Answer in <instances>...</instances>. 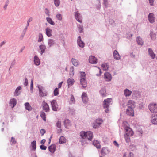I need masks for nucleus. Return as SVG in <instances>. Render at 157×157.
<instances>
[{"instance_id":"a19ab883","label":"nucleus","mask_w":157,"mask_h":157,"mask_svg":"<svg viewBox=\"0 0 157 157\" xmlns=\"http://www.w3.org/2000/svg\"><path fill=\"white\" fill-rule=\"evenodd\" d=\"M10 104L13 105V106L12 107L13 108L16 104V100L14 98L12 99H11L10 101Z\"/></svg>"},{"instance_id":"09e8293b","label":"nucleus","mask_w":157,"mask_h":157,"mask_svg":"<svg viewBox=\"0 0 157 157\" xmlns=\"http://www.w3.org/2000/svg\"><path fill=\"white\" fill-rule=\"evenodd\" d=\"M59 93V91L58 88H56L54 91V94L55 96L58 95Z\"/></svg>"},{"instance_id":"cd10ccee","label":"nucleus","mask_w":157,"mask_h":157,"mask_svg":"<svg viewBox=\"0 0 157 157\" xmlns=\"http://www.w3.org/2000/svg\"><path fill=\"white\" fill-rule=\"evenodd\" d=\"M21 88V86H19L16 88L14 93V95L15 96H17L20 94Z\"/></svg>"},{"instance_id":"5fc2aeb1","label":"nucleus","mask_w":157,"mask_h":157,"mask_svg":"<svg viewBox=\"0 0 157 157\" xmlns=\"http://www.w3.org/2000/svg\"><path fill=\"white\" fill-rule=\"evenodd\" d=\"M98 2V5L97 6L96 8L97 9L99 10L100 9L101 7V4L99 0H98L97 1Z\"/></svg>"},{"instance_id":"8fccbe9b","label":"nucleus","mask_w":157,"mask_h":157,"mask_svg":"<svg viewBox=\"0 0 157 157\" xmlns=\"http://www.w3.org/2000/svg\"><path fill=\"white\" fill-rule=\"evenodd\" d=\"M55 5L56 7L58 6L60 4L59 0H54Z\"/></svg>"},{"instance_id":"58836bf2","label":"nucleus","mask_w":157,"mask_h":157,"mask_svg":"<svg viewBox=\"0 0 157 157\" xmlns=\"http://www.w3.org/2000/svg\"><path fill=\"white\" fill-rule=\"evenodd\" d=\"M70 75L73 76L74 74V68L73 66H71L70 68Z\"/></svg>"},{"instance_id":"4be33fe9","label":"nucleus","mask_w":157,"mask_h":157,"mask_svg":"<svg viewBox=\"0 0 157 157\" xmlns=\"http://www.w3.org/2000/svg\"><path fill=\"white\" fill-rule=\"evenodd\" d=\"M71 62L73 65L75 67L78 66L79 64V61L73 58L71 59Z\"/></svg>"},{"instance_id":"0eeeda50","label":"nucleus","mask_w":157,"mask_h":157,"mask_svg":"<svg viewBox=\"0 0 157 157\" xmlns=\"http://www.w3.org/2000/svg\"><path fill=\"white\" fill-rule=\"evenodd\" d=\"M125 129L126 131V134L128 136H131L133 134V132L132 129L128 127H126Z\"/></svg>"},{"instance_id":"6e6552de","label":"nucleus","mask_w":157,"mask_h":157,"mask_svg":"<svg viewBox=\"0 0 157 157\" xmlns=\"http://www.w3.org/2000/svg\"><path fill=\"white\" fill-rule=\"evenodd\" d=\"M104 75L106 81L109 82L111 80L112 77L109 73L106 72L105 73Z\"/></svg>"},{"instance_id":"0e129e2a","label":"nucleus","mask_w":157,"mask_h":157,"mask_svg":"<svg viewBox=\"0 0 157 157\" xmlns=\"http://www.w3.org/2000/svg\"><path fill=\"white\" fill-rule=\"evenodd\" d=\"M45 14L48 16H49V12L48 10L46 8L45 9Z\"/></svg>"},{"instance_id":"2f4dec72","label":"nucleus","mask_w":157,"mask_h":157,"mask_svg":"<svg viewBox=\"0 0 157 157\" xmlns=\"http://www.w3.org/2000/svg\"><path fill=\"white\" fill-rule=\"evenodd\" d=\"M46 49V46L44 45H40V50H41L40 52L41 55L45 52V49Z\"/></svg>"},{"instance_id":"4c0bfd02","label":"nucleus","mask_w":157,"mask_h":157,"mask_svg":"<svg viewBox=\"0 0 157 157\" xmlns=\"http://www.w3.org/2000/svg\"><path fill=\"white\" fill-rule=\"evenodd\" d=\"M36 142L35 141H33L31 142L30 147L32 148V149L33 150H35L36 149Z\"/></svg>"},{"instance_id":"774afa93","label":"nucleus","mask_w":157,"mask_h":157,"mask_svg":"<svg viewBox=\"0 0 157 157\" xmlns=\"http://www.w3.org/2000/svg\"><path fill=\"white\" fill-rule=\"evenodd\" d=\"M149 2L151 6H153L154 2V0H149Z\"/></svg>"},{"instance_id":"a18cd8bd","label":"nucleus","mask_w":157,"mask_h":157,"mask_svg":"<svg viewBox=\"0 0 157 157\" xmlns=\"http://www.w3.org/2000/svg\"><path fill=\"white\" fill-rule=\"evenodd\" d=\"M41 117L42 118L43 120L44 121H46V115L45 113L42 112H41L40 115Z\"/></svg>"},{"instance_id":"6ab92c4d","label":"nucleus","mask_w":157,"mask_h":157,"mask_svg":"<svg viewBox=\"0 0 157 157\" xmlns=\"http://www.w3.org/2000/svg\"><path fill=\"white\" fill-rule=\"evenodd\" d=\"M64 124L65 127L67 128H69L71 126V124L70 122V121L67 119H65L64 121Z\"/></svg>"},{"instance_id":"473e14b6","label":"nucleus","mask_w":157,"mask_h":157,"mask_svg":"<svg viewBox=\"0 0 157 157\" xmlns=\"http://www.w3.org/2000/svg\"><path fill=\"white\" fill-rule=\"evenodd\" d=\"M101 67L104 70L106 71L108 70L109 66L107 63H104L102 64Z\"/></svg>"},{"instance_id":"3c124183","label":"nucleus","mask_w":157,"mask_h":157,"mask_svg":"<svg viewBox=\"0 0 157 157\" xmlns=\"http://www.w3.org/2000/svg\"><path fill=\"white\" fill-rule=\"evenodd\" d=\"M78 27L79 29V32L80 33H81L83 32V27L81 25H78Z\"/></svg>"},{"instance_id":"a211bd4d","label":"nucleus","mask_w":157,"mask_h":157,"mask_svg":"<svg viewBox=\"0 0 157 157\" xmlns=\"http://www.w3.org/2000/svg\"><path fill=\"white\" fill-rule=\"evenodd\" d=\"M135 102L133 101L129 100L127 104L128 107L134 108L135 107Z\"/></svg>"},{"instance_id":"4d7b16f0","label":"nucleus","mask_w":157,"mask_h":157,"mask_svg":"<svg viewBox=\"0 0 157 157\" xmlns=\"http://www.w3.org/2000/svg\"><path fill=\"white\" fill-rule=\"evenodd\" d=\"M40 148L42 150H45L47 148V147L42 145L40 146Z\"/></svg>"},{"instance_id":"e2e57ef3","label":"nucleus","mask_w":157,"mask_h":157,"mask_svg":"<svg viewBox=\"0 0 157 157\" xmlns=\"http://www.w3.org/2000/svg\"><path fill=\"white\" fill-rule=\"evenodd\" d=\"M109 21L111 25H113L115 22L114 20L112 19H109Z\"/></svg>"},{"instance_id":"b1692460","label":"nucleus","mask_w":157,"mask_h":157,"mask_svg":"<svg viewBox=\"0 0 157 157\" xmlns=\"http://www.w3.org/2000/svg\"><path fill=\"white\" fill-rule=\"evenodd\" d=\"M49 151L52 153H53L55 151L56 147L55 144H52L48 147Z\"/></svg>"},{"instance_id":"f03ea898","label":"nucleus","mask_w":157,"mask_h":157,"mask_svg":"<svg viewBox=\"0 0 157 157\" xmlns=\"http://www.w3.org/2000/svg\"><path fill=\"white\" fill-rule=\"evenodd\" d=\"M112 105V99L108 98L104 100L103 104V106L104 108L105 109V111L106 113H108L109 110V106Z\"/></svg>"},{"instance_id":"79ce46f5","label":"nucleus","mask_w":157,"mask_h":157,"mask_svg":"<svg viewBox=\"0 0 157 157\" xmlns=\"http://www.w3.org/2000/svg\"><path fill=\"white\" fill-rule=\"evenodd\" d=\"M46 20L50 24L52 25H55V23L52 21V19L50 17H47Z\"/></svg>"},{"instance_id":"9d476101","label":"nucleus","mask_w":157,"mask_h":157,"mask_svg":"<svg viewBox=\"0 0 157 157\" xmlns=\"http://www.w3.org/2000/svg\"><path fill=\"white\" fill-rule=\"evenodd\" d=\"M77 44L78 46L81 48H83L85 46V43L82 41L80 36L78 37L77 40Z\"/></svg>"},{"instance_id":"a878e982","label":"nucleus","mask_w":157,"mask_h":157,"mask_svg":"<svg viewBox=\"0 0 157 157\" xmlns=\"http://www.w3.org/2000/svg\"><path fill=\"white\" fill-rule=\"evenodd\" d=\"M55 40L52 39H49L48 40V48H49L54 44Z\"/></svg>"},{"instance_id":"052dcab7","label":"nucleus","mask_w":157,"mask_h":157,"mask_svg":"<svg viewBox=\"0 0 157 157\" xmlns=\"http://www.w3.org/2000/svg\"><path fill=\"white\" fill-rule=\"evenodd\" d=\"M33 80L32 79L31 82L30 84V90H33Z\"/></svg>"},{"instance_id":"5701e85b","label":"nucleus","mask_w":157,"mask_h":157,"mask_svg":"<svg viewBox=\"0 0 157 157\" xmlns=\"http://www.w3.org/2000/svg\"><path fill=\"white\" fill-rule=\"evenodd\" d=\"M124 95L126 97H129L132 94V92L128 89H126L124 91Z\"/></svg>"},{"instance_id":"39448f33","label":"nucleus","mask_w":157,"mask_h":157,"mask_svg":"<svg viewBox=\"0 0 157 157\" xmlns=\"http://www.w3.org/2000/svg\"><path fill=\"white\" fill-rule=\"evenodd\" d=\"M75 18L80 23L82 22V17L78 11H77L75 12Z\"/></svg>"},{"instance_id":"f3484780","label":"nucleus","mask_w":157,"mask_h":157,"mask_svg":"<svg viewBox=\"0 0 157 157\" xmlns=\"http://www.w3.org/2000/svg\"><path fill=\"white\" fill-rule=\"evenodd\" d=\"M81 97L83 102L84 103H86L88 100L87 94L83 92L82 93Z\"/></svg>"},{"instance_id":"49530a36","label":"nucleus","mask_w":157,"mask_h":157,"mask_svg":"<svg viewBox=\"0 0 157 157\" xmlns=\"http://www.w3.org/2000/svg\"><path fill=\"white\" fill-rule=\"evenodd\" d=\"M129 136H128L126 134V135H124V138L127 143H128L130 141Z\"/></svg>"},{"instance_id":"bf43d9fd","label":"nucleus","mask_w":157,"mask_h":157,"mask_svg":"<svg viewBox=\"0 0 157 157\" xmlns=\"http://www.w3.org/2000/svg\"><path fill=\"white\" fill-rule=\"evenodd\" d=\"M32 20L33 18L32 17H30L29 19L27 21V25L26 27V29H27V27L29 26V22H30L31 21H32Z\"/></svg>"},{"instance_id":"423d86ee","label":"nucleus","mask_w":157,"mask_h":157,"mask_svg":"<svg viewBox=\"0 0 157 157\" xmlns=\"http://www.w3.org/2000/svg\"><path fill=\"white\" fill-rule=\"evenodd\" d=\"M148 18L149 22L151 23H153L155 21V15L153 13H150L149 14Z\"/></svg>"},{"instance_id":"f8f14e48","label":"nucleus","mask_w":157,"mask_h":157,"mask_svg":"<svg viewBox=\"0 0 157 157\" xmlns=\"http://www.w3.org/2000/svg\"><path fill=\"white\" fill-rule=\"evenodd\" d=\"M89 62L92 64H96L97 63V60L96 57L93 56H90L89 58Z\"/></svg>"},{"instance_id":"c9c22d12","label":"nucleus","mask_w":157,"mask_h":157,"mask_svg":"<svg viewBox=\"0 0 157 157\" xmlns=\"http://www.w3.org/2000/svg\"><path fill=\"white\" fill-rule=\"evenodd\" d=\"M108 149L107 147H103L101 151V153L103 156H105L107 152Z\"/></svg>"},{"instance_id":"338daca9","label":"nucleus","mask_w":157,"mask_h":157,"mask_svg":"<svg viewBox=\"0 0 157 157\" xmlns=\"http://www.w3.org/2000/svg\"><path fill=\"white\" fill-rule=\"evenodd\" d=\"M11 142L12 144H15L16 143L15 139L13 137H12Z\"/></svg>"},{"instance_id":"ea45409f","label":"nucleus","mask_w":157,"mask_h":157,"mask_svg":"<svg viewBox=\"0 0 157 157\" xmlns=\"http://www.w3.org/2000/svg\"><path fill=\"white\" fill-rule=\"evenodd\" d=\"M150 35L152 40H154L155 39L156 34L155 33H154L151 31L150 33Z\"/></svg>"},{"instance_id":"f704fd0d","label":"nucleus","mask_w":157,"mask_h":157,"mask_svg":"<svg viewBox=\"0 0 157 157\" xmlns=\"http://www.w3.org/2000/svg\"><path fill=\"white\" fill-rule=\"evenodd\" d=\"M34 62L36 65H39V60L38 57L36 56H35L34 57Z\"/></svg>"},{"instance_id":"72a5a7b5","label":"nucleus","mask_w":157,"mask_h":157,"mask_svg":"<svg viewBox=\"0 0 157 157\" xmlns=\"http://www.w3.org/2000/svg\"><path fill=\"white\" fill-rule=\"evenodd\" d=\"M136 41L138 44L139 45H142L143 44V41L142 39L140 37H138L136 39Z\"/></svg>"},{"instance_id":"ddd939ff","label":"nucleus","mask_w":157,"mask_h":157,"mask_svg":"<svg viewBox=\"0 0 157 157\" xmlns=\"http://www.w3.org/2000/svg\"><path fill=\"white\" fill-rule=\"evenodd\" d=\"M43 109L46 112H48L49 110V107L48 104L44 101L42 104Z\"/></svg>"},{"instance_id":"37998d69","label":"nucleus","mask_w":157,"mask_h":157,"mask_svg":"<svg viewBox=\"0 0 157 157\" xmlns=\"http://www.w3.org/2000/svg\"><path fill=\"white\" fill-rule=\"evenodd\" d=\"M102 120L101 119L99 118L97 119L94 122L96 123L98 125H100L102 124Z\"/></svg>"},{"instance_id":"603ef678","label":"nucleus","mask_w":157,"mask_h":157,"mask_svg":"<svg viewBox=\"0 0 157 157\" xmlns=\"http://www.w3.org/2000/svg\"><path fill=\"white\" fill-rule=\"evenodd\" d=\"M56 17L57 19L59 21H61L62 20V15L58 13L56 15Z\"/></svg>"},{"instance_id":"c85d7f7f","label":"nucleus","mask_w":157,"mask_h":157,"mask_svg":"<svg viewBox=\"0 0 157 157\" xmlns=\"http://www.w3.org/2000/svg\"><path fill=\"white\" fill-rule=\"evenodd\" d=\"M24 105L25 108L26 110H28L29 111H31L32 110V108L28 102L25 103Z\"/></svg>"},{"instance_id":"2eb2a0df","label":"nucleus","mask_w":157,"mask_h":157,"mask_svg":"<svg viewBox=\"0 0 157 157\" xmlns=\"http://www.w3.org/2000/svg\"><path fill=\"white\" fill-rule=\"evenodd\" d=\"M113 56L115 59L117 60H119L120 59L121 56L119 54L117 51L115 50L113 52Z\"/></svg>"},{"instance_id":"dca6fc26","label":"nucleus","mask_w":157,"mask_h":157,"mask_svg":"<svg viewBox=\"0 0 157 157\" xmlns=\"http://www.w3.org/2000/svg\"><path fill=\"white\" fill-rule=\"evenodd\" d=\"M80 83L83 87L86 88L87 86V82L85 78H80Z\"/></svg>"},{"instance_id":"20e7f679","label":"nucleus","mask_w":157,"mask_h":157,"mask_svg":"<svg viewBox=\"0 0 157 157\" xmlns=\"http://www.w3.org/2000/svg\"><path fill=\"white\" fill-rule=\"evenodd\" d=\"M51 104L52 110L54 111H57L58 108V105L56 101L55 100H53L51 101Z\"/></svg>"},{"instance_id":"7c9ffc66","label":"nucleus","mask_w":157,"mask_h":157,"mask_svg":"<svg viewBox=\"0 0 157 157\" xmlns=\"http://www.w3.org/2000/svg\"><path fill=\"white\" fill-rule=\"evenodd\" d=\"M46 34L48 37H50L52 36V30L48 28H47L45 29Z\"/></svg>"},{"instance_id":"393cba45","label":"nucleus","mask_w":157,"mask_h":157,"mask_svg":"<svg viewBox=\"0 0 157 157\" xmlns=\"http://www.w3.org/2000/svg\"><path fill=\"white\" fill-rule=\"evenodd\" d=\"M93 144L98 149L101 148V145L98 141L94 140L93 142Z\"/></svg>"},{"instance_id":"9b49d317","label":"nucleus","mask_w":157,"mask_h":157,"mask_svg":"<svg viewBox=\"0 0 157 157\" xmlns=\"http://www.w3.org/2000/svg\"><path fill=\"white\" fill-rule=\"evenodd\" d=\"M152 123L155 125H157V115H152L151 117Z\"/></svg>"},{"instance_id":"6e6d98bb","label":"nucleus","mask_w":157,"mask_h":157,"mask_svg":"<svg viewBox=\"0 0 157 157\" xmlns=\"http://www.w3.org/2000/svg\"><path fill=\"white\" fill-rule=\"evenodd\" d=\"M81 74V78H85L86 77V74L84 72H80Z\"/></svg>"},{"instance_id":"4468645a","label":"nucleus","mask_w":157,"mask_h":157,"mask_svg":"<svg viewBox=\"0 0 157 157\" xmlns=\"http://www.w3.org/2000/svg\"><path fill=\"white\" fill-rule=\"evenodd\" d=\"M132 96L134 98L136 99L137 98H140L141 95L139 91H134L133 92Z\"/></svg>"},{"instance_id":"864d4df0","label":"nucleus","mask_w":157,"mask_h":157,"mask_svg":"<svg viewBox=\"0 0 157 157\" xmlns=\"http://www.w3.org/2000/svg\"><path fill=\"white\" fill-rule=\"evenodd\" d=\"M103 4L105 7L106 8L108 7V0H103Z\"/></svg>"},{"instance_id":"13d9d810","label":"nucleus","mask_w":157,"mask_h":157,"mask_svg":"<svg viewBox=\"0 0 157 157\" xmlns=\"http://www.w3.org/2000/svg\"><path fill=\"white\" fill-rule=\"evenodd\" d=\"M93 127L94 128H98V127L99 126V125H97L96 123H95V122H94V123H93Z\"/></svg>"},{"instance_id":"e433bc0d","label":"nucleus","mask_w":157,"mask_h":157,"mask_svg":"<svg viewBox=\"0 0 157 157\" xmlns=\"http://www.w3.org/2000/svg\"><path fill=\"white\" fill-rule=\"evenodd\" d=\"M66 142V140L65 138L63 136H61L59 140V142L60 144H63L65 143Z\"/></svg>"},{"instance_id":"de8ad7c7","label":"nucleus","mask_w":157,"mask_h":157,"mask_svg":"<svg viewBox=\"0 0 157 157\" xmlns=\"http://www.w3.org/2000/svg\"><path fill=\"white\" fill-rule=\"evenodd\" d=\"M56 126L59 128H61V123L60 121H58L56 123Z\"/></svg>"},{"instance_id":"1a4fd4ad","label":"nucleus","mask_w":157,"mask_h":157,"mask_svg":"<svg viewBox=\"0 0 157 157\" xmlns=\"http://www.w3.org/2000/svg\"><path fill=\"white\" fill-rule=\"evenodd\" d=\"M133 109L128 107L126 111V114L128 115L133 116L134 115Z\"/></svg>"},{"instance_id":"c03bdc74","label":"nucleus","mask_w":157,"mask_h":157,"mask_svg":"<svg viewBox=\"0 0 157 157\" xmlns=\"http://www.w3.org/2000/svg\"><path fill=\"white\" fill-rule=\"evenodd\" d=\"M75 102V100L74 96L71 95V97L70 101L69 102L70 104H74Z\"/></svg>"},{"instance_id":"69168bd1","label":"nucleus","mask_w":157,"mask_h":157,"mask_svg":"<svg viewBox=\"0 0 157 157\" xmlns=\"http://www.w3.org/2000/svg\"><path fill=\"white\" fill-rule=\"evenodd\" d=\"M28 84V80L27 78L25 79V82L24 83V85L25 86H27Z\"/></svg>"},{"instance_id":"412c9836","label":"nucleus","mask_w":157,"mask_h":157,"mask_svg":"<svg viewBox=\"0 0 157 157\" xmlns=\"http://www.w3.org/2000/svg\"><path fill=\"white\" fill-rule=\"evenodd\" d=\"M102 97H105L106 95V89L105 87L101 88L99 91Z\"/></svg>"},{"instance_id":"7ed1b4c3","label":"nucleus","mask_w":157,"mask_h":157,"mask_svg":"<svg viewBox=\"0 0 157 157\" xmlns=\"http://www.w3.org/2000/svg\"><path fill=\"white\" fill-rule=\"evenodd\" d=\"M150 111L153 113H157V104L155 103H150L148 106Z\"/></svg>"},{"instance_id":"aec40b11","label":"nucleus","mask_w":157,"mask_h":157,"mask_svg":"<svg viewBox=\"0 0 157 157\" xmlns=\"http://www.w3.org/2000/svg\"><path fill=\"white\" fill-rule=\"evenodd\" d=\"M148 53L152 59H154L155 58V54H154L153 50L151 48H149L148 49Z\"/></svg>"},{"instance_id":"c756f323","label":"nucleus","mask_w":157,"mask_h":157,"mask_svg":"<svg viewBox=\"0 0 157 157\" xmlns=\"http://www.w3.org/2000/svg\"><path fill=\"white\" fill-rule=\"evenodd\" d=\"M47 95V93L45 90H43L40 87V96H46Z\"/></svg>"},{"instance_id":"f257e3e1","label":"nucleus","mask_w":157,"mask_h":157,"mask_svg":"<svg viewBox=\"0 0 157 157\" xmlns=\"http://www.w3.org/2000/svg\"><path fill=\"white\" fill-rule=\"evenodd\" d=\"M80 134L81 137L80 140L82 145H84L85 144L88 143L86 140H85L86 138L89 141H91L93 137V132L90 131L87 132L82 131L80 132Z\"/></svg>"},{"instance_id":"680f3d73","label":"nucleus","mask_w":157,"mask_h":157,"mask_svg":"<svg viewBox=\"0 0 157 157\" xmlns=\"http://www.w3.org/2000/svg\"><path fill=\"white\" fill-rule=\"evenodd\" d=\"M46 132L45 130L43 129H41L40 130V133L41 134V136L43 135Z\"/></svg>"},{"instance_id":"bb28decb","label":"nucleus","mask_w":157,"mask_h":157,"mask_svg":"<svg viewBox=\"0 0 157 157\" xmlns=\"http://www.w3.org/2000/svg\"><path fill=\"white\" fill-rule=\"evenodd\" d=\"M75 81L73 78H69L67 80V82L68 87L72 86L74 83Z\"/></svg>"}]
</instances>
